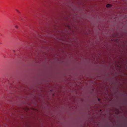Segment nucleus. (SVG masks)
<instances>
[{
	"mask_svg": "<svg viewBox=\"0 0 127 127\" xmlns=\"http://www.w3.org/2000/svg\"><path fill=\"white\" fill-rule=\"evenodd\" d=\"M111 6V5L109 4H108L106 5V7H109Z\"/></svg>",
	"mask_w": 127,
	"mask_h": 127,
	"instance_id": "nucleus-1",
	"label": "nucleus"
},
{
	"mask_svg": "<svg viewBox=\"0 0 127 127\" xmlns=\"http://www.w3.org/2000/svg\"><path fill=\"white\" fill-rule=\"evenodd\" d=\"M15 10L19 13H20V12L17 9H16Z\"/></svg>",
	"mask_w": 127,
	"mask_h": 127,
	"instance_id": "nucleus-2",
	"label": "nucleus"
},
{
	"mask_svg": "<svg viewBox=\"0 0 127 127\" xmlns=\"http://www.w3.org/2000/svg\"><path fill=\"white\" fill-rule=\"evenodd\" d=\"M15 27L17 29H18V27L17 26H15Z\"/></svg>",
	"mask_w": 127,
	"mask_h": 127,
	"instance_id": "nucleus-3",
	"label": "nucleus"
},
{
	"mask_svg": "<svg viewBox=\"0 0 127 127\" xmlns=\"http://www.w3.org/2000/svg\"><path fill=\"white\" fill-rule=\"evenodd\" d=\"M13 51V52H15V50H14Z\"/></svg>",
	"mask_w": 127,
	"mask_h": 127,
	"instance_id": "nucleus-4",
	"label": "nucleus"
},
{
	"mask_svg": "<svg viewBox=\"0 0 127 127\" xmlns=\"http://www.w3.org/2000/svg\"><path fill=\"white\" fill-rule=\"evenodd\" d=\"M98 100H99V99H98Z\"/></svg>",
	"mask_w": 127,
	"mask_h": 127,
	"instance_id": "nucleus-5",
	"label": "nucleus"
}]
</instances>
